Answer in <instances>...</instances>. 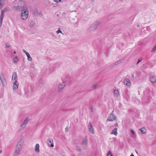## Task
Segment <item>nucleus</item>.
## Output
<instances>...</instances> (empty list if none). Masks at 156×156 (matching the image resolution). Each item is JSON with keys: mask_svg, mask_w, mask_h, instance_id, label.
<instances>
[{"mask_svg": "<svg viewBox=\"0 0 156 156\" xmlns=\"http://www.w3.org/2000/svg\"><path fill=\"white\" fill-rule=\"evenodd\" d=\"M76 149L79 152H81V149L80 147L78 146H77L76 147Z\"/></svg>", "mask_w": 156, "mask_h": 156, "instance_id": "obj_28", "label": "nucleus"}, {"mask_svg": "<svg viewBox=\"0 0 156 156\" xmlns=\"http://www.w3.org/2000/svg\"><path fill=\"white\" fill-rule=\"evenodd\" d=\"M116 117L114 114L113 111L110 114L108 118L107 119V121L111 122L115 120L116 119Z\"/></svg>", "mask_w": 156, "mask_h": 156, "instance_id": "obj_5", "label": "nucleus"}, {"mask_svg": "<svg viewBox=\"0 0 156 156\" xmlns=\"http://www.w3.org/2000/svg\"><path fill=\"white\" fill-rule=\"evenodd\" d=\"M156 50V45L151 50V52H153Z\"/></svg>", "mask_w": 156, "mask_h": 156, "instance_id": "obj_30", "label": "nucleus"}, {"mask_svg": "<svg viewBox=\"0 0 156 156\" xmlns=\"http://www.w3.org/2000/svg\"><path fill=\"white\" fill-rule=\"evenodd\" d=\"M13 90L15 92L18 88L19 83L17 81H13Z\"/></svg>", "mask_w": 156, "mask_h": 156, "instance_id": "obj_9", "label": "nucleus"}, {"mask_svg": "<svg viewBox=\"0 0 156 156\" xmlns=\"http://www.w3.org/2000/svg\"><path fill=\"white\" fill-rule=\"evenodd\" d=\"M18 60V58L16 56L14 57L13 58V61L15 63H16Z\"/></svg>", "mask_w": 156, "mask_h": 156, "instance_id": "obj_23", "label": "nucleus"}, {"mask_svg": "<svg viewBox=\"0 0 156 156\" xmlns=\"http://www.w3.org/2000/svg\"><path fill=\"white\" fill-rule=\"evenodd\" d=\"M47 143L48 145H50L51 147H54L53 141L52 140L48 139L47 140Z\"/></svg>", "mask_w": 156, "mask_h": 156, "instance_id": "obj_15", "label": "nucleus"}, {"mask_svg": "<svg viewBox=\"0 0 156 156\" xmlns=\"http://www.w3.org/2000/svg\"><path fill=\"white\" fill-rule=\"evenodd\" d=\"M142 58L141 59H138V61L136 63V65H138L140 62L142 61Z\"/></svg>", "mask_w": 156, "mask_h": 156, "instance_id": "obj_31", "label": "nucleus"}, {"mask_svg": "<svg viewBox=\"0 0 156 156\" xmlns=\"http://www.w3.org/2000/svg\"><path fill=\"white\" fill-rule=\"evenodd\" d=\"M35 23L33 20H31L30 23V27L31 28H34V27Z\"/></svg>", "mask_w": 156, "mask_h": 156, "instance_id": "obj_21", "label": "nucleus"}, {"mask_svg": "<svg viewBox=\"0 0 156 156\" xmlns=\"http://www.w3.org/2000/svg\"><path fill=\"white\" fill-rule=\"evenodd\" d=\"M135 151L136 152V153L138 154V153L137 151L136 150H135Z\"/></svg>", "mask_w": 156, "mask_h": 156, "instance_id": "obj_38", "label": "nucleus"}, {"mask_svg": "<svg viewBox=\"0 0 156 156\" xmlns=\"http://www.w3.org/2000/svg\"><path fill=\"white\" fill-rule=\"evenodd\" d=\"M66 84V82L64 81L60 84L58 87V91L59 92L61 91Z\"/></svg>", "mask_w": 156, "mask_h": 156, "instance_id": "obj_6", "label": "nucleus"}, {"mask_svg": "<svg viewBox=\"0 0 156 156\" xmlns=\"http://www.w3.org/2000/svg\"><path fill=\"white\" fill-rule=\"evenodd\" d=\"M90 109H91V110H92V109H93V108H92V107H91V108H90Z\"/></svg>", "mask_w": 156, "mask_h": 156, "instance_id": "obj_42", "label": "nucleus"}, {"mask_svg": "<svg viewBox=\"0 0 156 156\" xmlns=\"http://www.w3.org/2000/svg\"><path fill=\"white\" fill-rule=\"evenodd\" d=\"M98 86V82H96L92 85L91 87L92 89L95 90L97 88Z\"/></svg>", "mask_w": 156, "mask_h": 156, "instance_id": "obj_16", "label": "nucleus"}, {"mask_svg": "<svg viewBox=\"0 0 156 156\" xmlns=\"http://www.w3.org/2000/svg\"><path fill=\"white\" fill-rule=\"evenodd\" d=\"M56 33L57 34H58L59 33H62V31L60 30V29H59L58 30L56 31Z\"/></svg>", "mask_w": 156, "mask_h": 156, "instance_id": "obj_32", "label": "nucleus"}, {"mask_svg": "<svg viewBox=\"0 0 156 156\" xmlns=\"http://www.w3.org/2000/svg\"><path fill=\"white\" fill-rule=\"evenodd\" d=\"M3 18V17L0 16V27L2 25Z\"/></svg>", "mask_w": 156, "mask_h": 156, "instance_id": "obj_25", "label": "nucleus"}, {"mask_svg": "<svg viewBox=\"0 0 156 156\" xmlns=\"http://www.w3.org/2000/svg\"><path fill=\"white\" fill-rule=\"evenodd\" d=\"M34 15L35 16H42V13L41 12H39L37 9H35L34 10L33 12Z\"/></svg>", "mask_w": 156, "mask_h": 156, "instance_id": "obj_8", "label": "nucleus"}, {"mask_svg": "<svg viewBox=\"0 0 156 156\" xmlns=\"http://www.w3.org/2000/svg\"><path fill=\"white\" fill-rule=\"evenodd\" d=\"M28 16V11L27 8L23 7L21 9V18L23 20H26Z\"/></svg>", "mask_w": 156, "mask_h": 156, "instance_id": "obj_2", "label": "nucleus"}, {"mask_svg": "<svg viewBox=\"0 0 156 156\" xmlns=\"http://www.w3.org/2000/svg\"><path fill=\"white\" fill-rule=\"evenodd\" d=\"M114 94L117 96L119 94V91L118 90H115L114 91Z\"/></svg>", "mask_w": 156, "mask_h": 156, "instance_id": "obj_27", "label": "nucleus"}, {"mask_svg": "<svg viewBox=\"0 0 156 156\" xmlns=\"http://www.w3.org/2000/svg\"><path fill=\"white\" fill-rule=\"evenodd\" d=\"M92 1H93L94 0H91Z\"/></svg>", "mask_w": 156, "mask_h": 156, "instance_id": "obj_48", "label": "nucleus"}, {"mask_svg": "<svg viewBox=\"0 0 156 156\" xmlns=\"http://www.w3.org/2000/svg\"><path fill=\"white\" fill-rule=\"evenodd\" d=\"M31 67L33 68L34 65H31Z\"/></svg>", "mask_w": 156, "mask_h": 156, "instance_id": "obj_40", "label": "nucleus"}, {"mask_svg": "<svg viewBox=\"0 0 156 156\" xmlns=\"http://www.w3.org/2000/svg\"><path fill=\"white\" fill-rule=\"evenodd\" d=\"M5 45H6V47L7 48H9L10 47V45L9 44H5Z\"/></svg>", "mask_w": 156, "mask_h": 156, "instance_id": "obj_36", "label": "nucleus"}, {"mask_svg": "<svg viewBox=\"0 0 156 156\" xmlns=\"http://www.w3.org/2000/svg\"><path fill=\"white\" fill-rule=\"evenodd\" d=\"M133 75V76H134L133 75H133Z\"/></svg>", "mask_w": 156, "mask_h": 156, "instance_id": "obj_46", "label": "nucleus"}, {"mask_svg": "<svg viewBox=\"0 0 156 156\" xmlns=\"http://www.w3.org/2000/svg\"><path fill=\"white\" fill-rule=\"evenodd\" d=\"M87 143V137L86 136L85 139H83L82 143H81V144L82 145H86Z\"/></svg>", "mask_w": 156, "mask_h": 156, "instance_id": "obj_20", "label": "nucleus"}, {"mask_svg": "<svg viewBox=\"0 0 156 156\" xmlns=\"http://www.w3.org/2000/svg\"><path fill=\"white\" fill-rule=\"evenodd\" d=\"M137 27H139V25H137Z\"/></svg>", "mask_w": 156, "mask_h": 156, "instance_id": "obj_44", "label": "nucleus"}, {"mask_svg": "<svg viewBox=\"0 0 156 156\" xmlns=\"http://www.w3.org/2000/svg\"><path fill=\"white\" fill-rule=\"evenodd\" d=\"M16 53V51H13V54H15Z\"/></svg>", "mask_w": 156, "mask_h": 156, "instance_id": "obj_39", "label": "nucleus"}, {"mask_svg": "<svg viewBox=\"0 0 156 156\" xmlns=\"http://www.w3.org/2000/svg\"><path fill=\"white\" fill-rule=\"evenodd\" d=\"M39 145L38 144H37L35 147V151L37 153H39L40 151L39 149Z\"/></svg>", "mask_w": 156, "mask_h": 156, "instance_id": "obj_17", "label": "nucleus"}, {"mask_svg": "<svg viewBox=\"0 0 156 156\" xmlns=\"http://www.w3.org/2000/svg\"><path fill=\"white\" fill-rule=\"evenodd\" d=\"M55 2H60L61 1V0H54Z\"/></svg>", "mask_w": 156, "mask_h": 156, "instance_id": "obj_35", "label": "nucleus"}, {"mask_svg": "<svg viewBox=\"0 0 156 156\" xmlns=\"http://www.w3.org/2000/svg\"><path fill=\"white\" fill-rule=\"evenodd\" d=\"M2 152V151L1 150L0 151V153H1Z\"/></svg>", "mask_w": 156, "mask_h": 156, "instance_id": "obj_43", "label": "nucleus"}, {"mask_svg": "<svg viewBox=\"0 0 156 156\" xmlns=\"http://www.w3.org/2000/svg\"><path fill=\"white\" fill-rule=\"evenodd\" d=\"M49 156H52L51 155H50Z\"/></svg>", "mask_w": 156, "mask_h": 156, "instance_id": "obj_47", "label": "nucleus"}, {"mask_svg": "<svg viewBox=\"0 0 156 156\" xmlns=\"http://www.w3.org/2000/svg\"><path fill=\"white\" fill-rule=\"evenodd\" d=\"M39 82L41 84H43L44 83V80L42 79H39Z\"/></svg>", "mask_w": 156, "mask_h": 156, "instance_id": "obj_29", "label": "nucleus"}, {"mask_svg": "<svg viewBox=\"0 0 156 156\" xmlns=\"http://www.w3.org/2000/svg\"><path fill=\"white\" fill-rule=\"evenodd\" d=\"M130 156H134V155L133 154H131Z\"/></svg>", "mask_w": 156, "mask_h": 156, "instance_id": "obj_41", "label": "nucleus"}, {"mask_svg": "<svg viewBox=\"0 0 156 156\" xmlns=\"http://www.w3.org/2000/svg\"><path fill=\"white\" fill-rule=\"evenodd\" d=\"M30 120V118L28 117H27L25 119L22 124L21 125V127L23 128H24L26 125L27 124L28 122Z\"/></svg>", "mask_w": 156, "mask_h": 156, "instance_id": "obj_7", "label": "nucleus"}, {"mask_svg": "<svg viewBox=\"0 0 156 156\" xmlns=\"http://www.w3.org/2000/svg\"><path fill=\"white\" fill-rule=\"evenodd\" d=\"M23 52H24L26 55L27 58L28 60L29 61H31L32 60V58H31V57L30 56V55L27 52V51H26L25 50L23 49Z\"/></svg>", "mask_w": 156, "mask_h": 156, "instance_id": "obj_12", "label": "nucleus"}, {"mask_svg": "<svg viewBox=\"0 0 156 156\" xmlns=\"http://www.w3.org/2000/svg\"><path fill=\"white\" fill-rule=\"evenodd\" d=\"M88 130L91 133L93 134L94 133V129L91 123L90 126H89Z\"/></svg>", "mask_w": 156, "mask_h": 156, "instance_id": "obj_13", "label": "nucleus"}, {"mask_svg": "<svg viewBox=\"0 0 156 156\" xmlns=\"http://www.w3.org/2000/svg\"><path fill=\"white\" fill-rule=\"evenodd\" d=\"M124 83L125 85H126L128 86H130L131 84V83L129 80L128 78H126L125 79L124 81Z\"/></svg>", "mask_w": 156, "mask_h": 156, "instance_id": "obj_11", "label": "nucleus"}, {"mask_svg": "<svg viewBox=\"0 0 156 156\" xmlns=\"http://www.w3.org/2000/svg\"><path fill=\"white\" fill-rule=\"evenodd\" d=\"M117 128H115L114 129L112 130V132H111V134H114L115 135H117Z\"/></svg>", "mask_w": 156, "mask_h": 156, "instance_id": "obj_22", "label": "nucleus"}, {"mask_svg": "<svg viewBox=\"0 0 156 156\" xmlns=\"http://www.w3.org/2000/svg\"><path fill=\"white\" fill-rule=\"evenodd\" d=\"M150 81L152 83H155L156 82V77L153 76L150 78Z\"/></svg>", "mask_w": 156, "mask_h": 156, "instance_id": "obj_14", "label": "nucleus"}, {"mask_svg": "<svg viewBox=\"0 0 156 156\" xmlns=\"http://www.w3.org/2000/svg\"><path fill=\"white\" fill-rule=\"evenodd\" d=\"M108 156H112V154L111 151H109Z\"/></svg>", "mask_w": 156, "mask_h": 156, "instance_id": "obj_33", "label": "nucleus"}, {"mask_svg": "<svg viewBox=\"0 0 156 156\" xmlns=\"http://www.w3.org/2000/svg\"><path fill=\"white\" fill-rule=\"evenodd\" d=\"M5 12V9L2 10L1 11V15H0V16L3 17L4 16V13Z\"/></svg>", "mask_w": 156, "mask_h": 156, "instance_id": "obj_24", "label": "nucleus"}, {"mask_svg": "<svg viewBox=\"0 0 156 156\" xmlns=\"http://www.w3.org/2000/svg\"><path fill=\"white\" fill-rule=\"evenodd\" d=\"M123 59H120L117 62H115L114 64V66H117L122 62L123 61Z\"/></svg>", "mask_w": 156, "mask_h": 156, "instance_id": "obj_19", "label": "nucleus"}, {"mask_svg": "<svg viewBox=\"0 0 156 156\" xmlns=\"http://www.w3.org/2000/svg\"><path fill=\"white\" fill-rule=\"evenodd\" d=\"M3 6L2 1V0H0V9L2 8Z\"/></svg>", "mask_w": 156, "mask_h": 156, "instance_id": "obj_26", "label": "nucleus"}, {"mask_svg": "<svg viewBox=\"0 0 156 156\" xmlns=\"http://www.w3.org/2000/svg\"><path fill=\"white\" fill-rule=\"evenodd\" d=\"M63 156H65V155H63Z\"/></svg>", "mask_w": 156, "mask_h": 156, "instance_id": "obj_50", "label": "nucleus"}, {"mask_svg": "<svg viewBox=\"0 0 156 156\" xmlns=\"http://www.w3.org/2000/svg\"><path fill=\"white\" fill-rule=\"evenodd\" d=\"M133 75V76H134L133 75H133Z\"/></svg>", "mask_w": 156, "mask_h": 156, "instance_id": "obj_45", "label": "nucleus"}, {"mask_svg": "<svg viewBox=\"0 0 156 156\" xmlns=\"http://www.w3.org/2000/svg\"><path fill=\"white\" fill-rule=\"evenodd\" d=\"M131 133L133 135H134V134H135L134 132V131L133 130V129H131Z\"/></svg>", "mask_w": 156, "mask_h": 156, "instance_id": "obj_34", "label": "nucleus"}, {"mask_svg": "<svg viewBox=\"0 0 156 156\" xmlns=\"http://www.w3.org/2000/svg\"><path fill=\"white\" fill-rule=\"evenodd\" d=\"M115 126H118V124L117 123H116L115 125Z\"/></svg>", "mask_w": 156, "mask_h": 156, "instance_id": "obj_37", "label": "nucleus"}, {"mask_svg": "<svg viewBox=\"0 0 156 156\" xmlns=\"http://www.w3.org/2000/svg\"><path fill=\"white\" fill-rule=\"evenodd\" d=\"M0 80L3 87H5L6 85V80L4 77V75L2 72H1L0 74Z\"/></svg>", "mask_w": 156, "mask_h": 156, "instance_id": "obj_3", "label": "nucleus"}, {"mask_svg": "<svg viewBox=\"0 0 156 156\" xmlns=\"http://www.w3.org/2000/svg\"><path fill=\"white\" fill-rule=\"evenodd\" d=\"M17 76L16 73L14 72L13 73L12 79V82H13V81H17Z\"/></svg>", "mask_w": 156, "mask_h": 156, "instance_id": "obj_10", "label": "nucleus"}, {"mask_svg": "<svg viewBox=\"0 0 156 156\" xmlns=\"http://www.w3.org/2000/svg\"><path fill=\"white\" fill-rule=\"evenodd\" d=\"M23 145V141L21 139L20 140L15 147L13 153L14 156H18L20 153Z\"/></svg>", "mask_w": 156, "mask_h": 156, "instance_id": "obj_1", "label": "nucleus"}, {"mask_svg": "<svg viewBox=\"0 0 156 156\" xmlns=\"http://www.w3.org/2000/svg\"><path fill=\"white\" fill-rule=\"evenodd\" d=\"M139 130H140L141 132L140 133H140V134L145 133L146 132V130L144 128H142L140 129H139Z\"/></svg>", "mask_w": 156, "mask_h": 156, "instance_id": "obj_18", "label": "nucleus"}, {"mask_svg": "<svg viewBox=\"0 0 156 156\" xmlns=\"http://www.w3.org/2000/svg\"><path fill=\"white\" fill-rule=\"evenodd\" d=\"M120 1H122V0H120Z\"/></svg>", "mask_w": 156, "mask_h": 156, "instance_id": "obj_49", "label": "nucleus"}, {"mask_svg": "<svg viewBox=\"0 0 156 156\" xmlns=\"http://www.w3.org/2000/svg\"><path fill=\"white\" fill-rule=\"evenodd\" d=\"M99 24V23L98 22H96L94 23L88 29L89 31H91L95 30L98 27Z\"/></svg>", "mask_w": 156, "mask_h": 156, "instance_id": "obj_4", "label": "nucleus"}]
</instances>
